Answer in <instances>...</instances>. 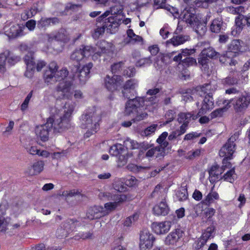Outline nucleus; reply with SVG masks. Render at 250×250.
<instances>
[{
	"label": "nucleus",
	"instance_id": "obj_1",
	"mask_svg": "<svg viewBox=\"0 0 250 250\" xmlns=\"http://www.w3.org/2000/svg\"><path fill=\"white\" fill-rule=\"evenodd\" d=\"M64 106L66 110L63 111L59 110L56 114L48 119L51 122L54 132L62 133L71 127V115L75 106L73 104H66Z\"/></svg>",
	"mask_w": 250,
	"mask_h": 250
},
{
	"label": "nucleus",
	"instance_id": "obj_2",
	"mask_svg": "<svg viewBox=\"0 0 250 250\" xmlns=\"http://www.w3.org/2000/svg\"><path fill=\"white\" fill-rule=\"evenodd\" d=\"M226 94H235L228 104H231L235 116L240 117L244 115L250 104V95L246 92L240 93L236 88H231L226 90Z\"/></svg>",
	"mask_w": 250,
	"mask_h": 250
},
{
	"label": "nucleus",
	"instance_id": "obj_3",
	"mask_svg": "<svg viewBox=\"0 0 250 250\" xmlns=\"http://www.w3.org/2000/svg\"><path fill=\"white\" fill-rule=\"evenodd\" d=\"M101 120V112L95 108L87 110L81 117V126L87 129L84 134L85 138H88L97 132L99 128V122Z\"/></svg>",
	"mask_w": 250,
	"mask_h": 250
},
{
	"label": "nucleus",
	"instance_id": "obj_4",
	"mask_svg": "<svg viewBox=\"0 0 250 250\" xmlns=\"http://www.w3.org/2000/svg\"><path fill=\"white\" fill-rule=\"evenodd\" d=\"M143 98L137 97L129 99L125 104V114L126 115H132L135 117L132 119L133 122L137 123L147 118L148 115L145 112H140L144 106Z\"/></svg>",
	"mask_w": 250,
	"mask_h": 250
},
{
	"label": "nucleus",
	"instance_id": "obj_5",
	"mask_svg": "<svg viewBox=\"0 0 250 250\" xmlns=\"http://www.w3.org/2000/svg\"><path fill=\"white\" fill-rule=\"evenodd\" d=\"M110 155L118 158V165L123 167L125 165L129 158L133 156L132 152H128L127 148L120 144H116L111 146L109 151Z\"/></svg>",
	"mask_w": 250,
	"mask_h": 250
},
{
	"label": "nucleus",
	"instance_id": "obj_6",
	"mask_svg": "<svg viewBox=\"0 0 250 250\" xmlns=\"http://www.w3.org/2000/svg\"><path fill=\"white\" fill-rule=\"evenodd\" d=\"M210 88V85L209 84H206L201 87V91L199 92V94L201 96H204L202 106L198 111L199 116L205 114L208 111L211 110L214 107V100L212 93L208 92Z\"/></svg>",
	"mask_w": 250,
	"mask_h": 250
},
{
	"label": "nucleus",
	"instance_id": "obj_7",
	"mask_svg": "<svg viewBox=\"0 0 250 250\" xmlns=\"http://www.w3.org/2000/svg\"><path fill=\"white\" fill-rule=\"evenodd\" d=\"M80 63L72 64L70 66V72L73 75L74 79H78L81 84H84L90 78V71L93 67L92 62H89L83 67L80 68Z\"/></svg>",
	"mask_w": 250,
	"mask_h": 250
},
{
	"label": "nucleus",
	"instance_id": "obj_8",
	"mask_svg": "<svg viewBox=\"0 0 250 250\" xmlns=\"http://www.w3.org/2000/svg\"><path fill=\"white\" fill-rule=\"evenodd\" d=\"M99 196L100 197H106L107 200H112L114 201L113 202H109L104 204V208L108 213V211H111L115 209L127 199L126 195L124 194L112 195L109 192L100 193Z\"/></svg>",
	"mask_w": 250,
	"mask_h": 250
},
{
	"label": "nucleus",
	"instance_id": "obj_9",
	"mask_svg": "<svg viewBox=\"0 0 250 250\" xmlns=\"http://www.w3.org/2000/svg\"><path fill=\"white\" fill-rule=\"evenodd\" d=\"M74 83L72 80H65L60 82L55 88V92L58 95V98L61 99H69L71 97L73 92L72 89Z\"/></svg>",
	"mask_w": 250,
	"mask_h": 250
},
{
	"label": "nucleus",
	"instance_id": "obj_10",
	"mask_svg": "<svg viewBox=\"0 0 250 250\" xmlns=\"http://www.w3.org/2000/svg\"><path fill=\"white\" fill-rule=\"evenodd\" d=\"M119 19H114L108 18L105 19L104 24L102 27H98L95 29L92 33V37L94 39H98L101 35L104 33L105 29L109 30L110 32L112 33L113 29H115L119 26Z\"/></svg>",
	"mask_w": 250,
	"mask_h": 250
},
{
	"label": "nucleus",
	"instance_id": "obj_11",
	"mask_svg": "<svg viewBox=\"0 0 250 250\" xmlns=\"http://www.w3.org/2000/svg\"><path fill=\"white\" fill-rule=\"evenodd\" d=\"M79 221L75 219H68L61 224L56 231V236L58 238H62L66 237L76 228Z\"/></svg>",
	"mask_w": 250,
	"mask_h": 250
},
{
	"label": "nucleus",
	"instance_id": "obj_12",
	"mask_svg": "<svg viewBox=\"0 0 250 250\" xmlns=\"http://www.w3.org/2000/svg\"><path fill=\"white\" fill-rule=\"evenodd\" d=\"M238 134L235 133L232 135L222 147L219 151L220 157L228 156V158H232V155L236 149L235 141L238 138Z\"/></svg>",
	"mask_w": 250,
	"mask_h": 250
},
{
	"label": "nucleus",
	"instance_id": "obj_13",
	"mask_svg": "<svg viewBox=\"0 0 250 250\" xmlns=\"http://www.w3.org/2000/svg\"><path fill=\"white\" fill-rule=\"evenodd\" d=\"M155 240L154 235L148 230L144 229L140 233V250H149L152 248Z\"/></svg>",
	"mask_w": 250,
	"mask_h": 250
},
{
	"label": "nucleus",
	"instance_id": "obj_14",
	"mask_svg": "<svg viewBox=\"0 0 250 250\" xmlns=\"http://www.w3.org/2000/svg\"><path fill=\"white\" fill-rule=\"evenodd\" d=\"M180 19L190 27H194L199 20L196 15L195 9L192 7L186 8L181 13Z\"/></svg>",
	"mask_w": 250,
	"mask_h": 250
},
{
	"label": "nucleus",
	"instance_id": "obj_15",
	"mask_svg": "<svg viewBox=\"0 0 250 250\" xmlns=\"http://www.w3.org/2000/svg\"><path fill=\"white\" fill-rule=\"evenodd\" d=\"M123 82V78L120 75H114L112 77H110L107 75L104 78V85L109 91L113 92L118 89Z\"/></svg>",
	"mask_w": 250,
	"mask_h": 250
},
{
	"label": "nucleus",
	"instance_id": "obj_16",
	"mask_svg": "<svg viewBox=\"0 0 250 250\" xmlns=\"http://www.w3.org/2000/svg\"><path fill=\"white\" fill-rule=\"evenodd\" d=\"M50 124V121L47 119L45 124L37 126L35 128L36 135L37 138L40 139L42 142H45L48 140L49 132L53 129Z\"/></svg>",
	"mask_w": 250,
	"mask_h": 250
},
{
	"label": "nucleus",
	"instance_id": "obj_17",
	"mask_svg": "<svg viewBox=\"0 0 250 250\" xmlns=\"http://www.w3.org/2000/svg\"><path fill=\"white\" fill-rule=\"evenodd\" d=\"M24 61L26 64V70L24 76L28 78H32L34 75L35 62L34 53L28 52L24 57Z\"/></svg>",
	"mask_w": 250,
	"mask_h": 250
},
{
	"label": "nucleus",
	"instance_id": "obj_18",
	"mask_svg": "<svg viewBox=\"0 0 250 250\" xmlns=\"http://www.w3.org/2000/svg\"><path fill=\"white\" fill-rule=\"evenodd\" d=\"M108 214L102 206H95L90 207L87 210L86 217L89 220L100 218Z\"/></svg>",
	"mask_w": 250,
	"mask_h": 250
},
{
	"label": "nucleus",
	"instance_id": "obj_19",
	"mask_svg": "<svg viewBox=\"0 0 250 250\" xmlns=\"http://www.w3.org/2000/svg\"><path fill=\"white\" fill-rule=\"evenodd\" d=\"M241 42L243 43L239 40H233L231 41L228 45V51L226 53L228 58L236 57L240 52H241L242 48Z\"/></svg>",
	"mask_w": 250,
	"mask_h": 250
},
{
	"label": "nucleus",
	"instance_id": "obj_20",
	"mask_svg": "<svg viewBox=\"0 0 250 250\" xmlns=\"http://www.w3.org/2000/svg\"><path fill=\"white\" fill-rule=\"evenodd\" d=\"M137 85V83L134 79H130L127 81L124 84L122 93L123 96L128 99L134 96L133 93Z\"/></svg>",
	"mask_w": 250,
	"mask_h": 250
},
{
	"label": "nucleus",
	"instance_id": "obj_21",
	"mask_svg": "<svg viewBox=\"0 0 250 250\" xmlns=\"http://www.w3.org/2000/svg\"><path fill=\"white\" fill-rule=\"evenodd\" d=\"M70 40L66 30L64 28H61L55 34H48L47 40L52 42L54 40L63 42H67Z\"/></svg>",
	"mask_w": 250,
	"mask_h": 250
},
{
	"label": "nucleus",
	"instance_id": "obj_22",
	"mask_svg": "<svg viewBox=\"0 0 250 250\" xmlns=\"http://www.w3.org/2000/svg\"><path fill=\"white\" fill-rule=\"evenodd\" d=\"M170 221H165L164 222H154L152 224L151 228L155 233L157 234H163L167 232L171 227Z\"/></svg>",
	"mask_w": 250,
	"mask_h": 250
},
{
	"label": "nucleus",
	"instance_id": "obj_23",
	"mask_svg": "<svg viewBox=\"0 0 250 250\" xmlns=\"http://www.w3.org/2000/svg\"><path fill=\"white\" fill-rule=\"evenodd\" d=\"M183 234V231L180 229H175L170 232L166 238L165 243L167 245H173L181 239Z\"/></svg>",
	"mask_w": 250,
	"mask_h": 250
},
{
	"label": "nucleus",
	"instance_id": "obj_24",
	"mask_svg": "<svg viewBox=\"0 0 250 250\" xmlns=\"http://www.w3.org/2000/svg\"><path fill=\"white\" fill-rule=\"evenodd\" d=\"M97 46L100 49L95 53V55L101 56L103 54H108L113 51V44L105 41H100L97 43Z\"/></svg>",
	"mask_w": 250,
	"mask_h": 250
},
{
	"label": "nucleus",
	"instance_id": "obj_25",
	"mask_svg": "<svg viewBox=\"0 0 250 250\" xmlns=\"http://www.w3.org/2000/svg\"><path fill=\"white\" fill-rule=\"evenodd\" d=\"M169 210V208L165 199L163 200L158 205L155 206L153 208L154 213L158 216H165L168 214Z\"/></svg>",
	"mask_w": 250,
	"mask_h": 250
},
{
	"label": "nucleus",
	"instance_id": "obj_26",
	"mask_svg": "<svg viewBox=\"0 0 250 250\" xmlns=\"http://www.w3.org/2000/svg\"><path fill=\"white\" fill-rule=\"evenodd\" d=\"M24 29V25L18 24L13 25L9 28L7 35L9 37L14 39L22 36L24 35L23 30Z\"/></svg>",
	"mask_w": 250,
	"mask_h": 250
},
{
	"label": "nucleus",
	"instance_id": "obj_27",
	"mask_svg": "<svg viewBox=\"0 0 250 250\" xmlns=\"http://www.w3.org/2000/svg\"><path fill=\"white\" fill-rule=\"evenodd\" d=\"M189 39L190 37L188 35H179L174 36L171 39L167 41V44L171 43L173 46H176L183 44Z\"/></svg>",
	"mask_w": 250,
	"mask_h": 250
},
{
	"label": "nucleus",
	"instance_id": "obj_28",
	"mask_svg": "<svg viewBox=\"0 0 250 250\" xmlns=\"http://www.w3.org/2000/svg\"><path fill=\"white\" fill-rule=\"evenodd\" d=\"M224 22L221 19L216 18L214 19L210 25L209 29L211 32L219 33L224 29Z\"/></svg>",
	"mask_w": 250,
	"mask_h": 250
},
{
	"label": "nucleus",
	"instance_id": "obj_29",
	"mask_svg": "<svg viewBox=\"0 0 250 250\" xmlns=\"http://www.w3.org/2000/svg\"><path fill=\"white\" fill-rule=\"evenodd\" d=\"M224 171L222 167L220 168L218 165L212 166L209 170L210 181L215 182L221 178L220 175Z\"/></svg>",
	"mask_w": 250,
	"mask_h": 250
},
{
	"label": "nucleus",
	"instance_id": "obj_30",
	"mask_svg": "<svg viewBox=\"0 0 250 250\" xmlns=\"http://www.w3.org/2000/svg\"><path fill=\"white\" fill-rule=\"evenodd\" d=\"M110 14H111V16L108 18H113L114 19H119L120 22H119V26L121 24L123 18L124 17L122 15L123 8L120 5H115L110 8Z\"/></svg>",
	"mask_w": 250,
	"mask_h": 250
},
{
	"label": "nucleus",
	"instance_id": "obj_31",
	"mask_svg": "<svg viewBox=\"0 0 250 250\" xmlns=\"http://www.w3.org/2000/svg\"><path fill=\"white\" fill-rule=\"evenodd\" d=\"M235 24L236 26V32H240L245 26H247V16L239 15L235 18Z\"/></svg>",
	"mask_w": 250,
	"mask_h": 250
},
{
	"label": "nucleus",
	"instance_id": "obj_32",
	"mask_svg": "<svg viewBox=\"0 0 250 250\" xmlns=\"http://www.w3.org/2000/svg\"><path fill=\"white\" fill-rule=\"evenodd\" d=\"M5 211L4 207L0 205V231H4L6 230L10 220L9 218H5L3 216Z\"/></svg>",
	"mask_w": 250,
	"mask_h": 250
},
{
	"label": "nucleus",
	"instance_id": "obj_33",
	"mask_svg": "<svg viewBox=\"0 0 250 250\" xmlns=\"http://www.w3.org/2000/svg\"><path fill=\"white\" fill-rule=\"evenodd\" d=\"M126 33L129 40L126 41L128 44H134L136 43L142 42H143V39L142 37L136 35L132 29H129L127 30ZM143 43H142L143 44Z\"/></svg>",
	"mask_w": 250,
	"mask_h": 250
},
{
	"label": "nucleus",
	"instance_id": "obj_34",
	"mask_svg": "<svg viewBox=\"0 0 250 250\" xmlns=\"http://www.w3.org/2000/svg\"><path fill=\"white\" fill-rule=\"evenodd\" d=\"M194 27H191L200 36H203L206 33L207 28L206 26L207 22H202L200 20L198 21Z\"/></svg>",
	"mask_w": 250,
	"mask_h": 250
},
{
	"label": "nucleus",
	"instance_id": "obj_35",
	"mask_svg": "<svg viewBox=\"0 0 250 250\" xmlns=\"http://www.w3.org/2000/svg\"><path fill=\"white\" fill-rule=\"evenodd\" d=\"M201 54L203 56H206L212 59H216L220 56V53L216 52L212 47L205 48L201 52Z\"/></svg>",
	"mask_w": 250,
	"mask_h": 250
},
{
	"label": "nucleus",
	"instance_id": "obj_36",
	"mask_svg": "<svg viewBox=\"0 0 250 250\" xmlns=\"http://www.w3.org/2000/svg\"><path fill=\"white\" fill-rule=\"evenodd\" d=\"M68 75V71L66 68H62L60 70H57L54 72V80L55 83L63 80Z\"/></svg>",
	"mask_w": 250,
	"mask_h": 250
},
{
	"label": "nucleus",
	"instance_id": "obj_37",
	"mask_svg": "<svg viewBox=\"0 0 250 250\" xmlns=\"http://www.w3.org/2000/svg\"><path fill=\"white\" fill-rule=\"evenodd\" d=\"M54 75V72L53 71L49 69L45 70L43 75L44 82L48 85L53 84L55 83Z\"/></svg>",
	"mask_w": 250,
	"mask_h": 250
},
{
	"label": "nucleus",
	"instance_id": "obj_38",
	"mask_svg": "<svg viewBox=\"0 0 250 250\" xmlns=\"http://www.w3.org/2000/svg\"><path fill=\"white\" fill-rule=\"evenodd\" d=\"M9 55V51L5 50L0 54V72H4L6 71V61Z\"/></svg>",
	"mask_w": 250,
	"mask_h": 250
},
{
	"label": "nucleus",
	"instance_id": "obj_39",
	"mask_svg": "<svg viewBox=\"0 0 250 250\" xmlns=\"http://www.w3.org/2000/svg\"><path fill=\"white\" fill-rule=\"evenodd\" d=\"M44 163L43 161H38L34 163L32 166V169L30 172L32 175H37L39 174L43 168Z\"/></svg>",
	"mask_w": 250,
	"mask_h": 250
},
{
	"label": "nucleus",
	"instance_id": "obj_40",
	"mask_svg": "<svg viewBox=\"0 0 250 250\" xmlns=\"http://www.w3.org/2000/svg\"><path fill=\"white\" fill-rule=\"evenodd\" d=\"M144 102V106H146V109H148L147 107L149 106L154 105L157 104L159 100L157 96H153L147 98L142 97Z\"/></svg>",
	"mask_w": 250,
	"mask_h": 250
},
{
	"label": "nucleus",
	"instance_id": "obj_41",
	"mask_svg": "<svg viewBox=\"0 0 250 250\" xmlns=\"http://www.w3.org/2000/svg\"><path fill=\"white\" fill-rule=\"evenodd\" d=\"M219 199V195L215 191H211L209 192L206 197L205 199L202 201L203 204L206 205H209L213 203L214 200Z\"/></svg>",
	"mask_w": 250,
	"mask_h": 250
},
{
	"label": "nucleus",
	"instance_id": "obj_42",
	"mask_svg": "<svg viewBox=\"0 0 250 250\" xmlns=\"http://www.w3.org/2000/svg\"><path fill=\"white\" fill-rule=\"evenodd\" d=\"M83 55L80 48L76 49L71 55L70 59L73 61H76V64L80 63V61L83 58Z\"/></svg>",
	"mask_w": 250,
	"mask_h": 250
},
{
	"label": "nucleus",
	"instance_id": "obj_43",
	"mask_svg": "<svg viewBox=\"0 0 250 250\" xmlns=\"http://www.w3.org/2000/svg\"><path fill=\"white\" fill-rule=\"evenodd\" d=\"M80 48L83 57H88L96 52V48L90 45H82Z\"/></svg>",
	"mask_w": 250,
	"mask_h": 250
},
{
	"label": "nucleus",
	"instance_id": "obj_44",
	"mask_svg": "<svg viewBox=\"0 0 250 250\" xmlns=\"http://www.w3.org/2000/svg\"><path fill=\"white\" fill-rule=\"evenodd\" d=\"M215 230V226L212 225L208 227L206 231L203 233L201 238L207 242L208 240L212 236V234Z\"/></svg>",
	"mask_w": 250,
	"mask_h": 250
},
{
	"label": "nucleus",
	"instance_id": "obj_45",
	"mask_svg": "<svg viewBox=\"0 0 250 250\" xmlns=\"http://www.w3.org/2000/svg\"><path fill=\"white\" fill-rule=\"evenodd\" d=\"M235 175L234 169L232 168L224 175L223 178L225 180L232 183L234 180Z\"/></svg>",
	"mask_w": 250,
	"mask_h": 250
},
{
	"label": "nucleus",
	"instance_id": "obj_46",
	"mask_svg": "<svg viewBox=\"0 0 250 250\" xmlns=\"http://www.w3.org/2000/svg\"><path fill=\"white\" fill-rule=\"evenodd\" d=\"M196 60L192 57H187L182 60V65L184 66H189L196 65Z\"/></svg>",
	"mask_w": 250,
	"mask_h": 250
},
{
	"label": "nucleus",
	"instance_id": "obj_47",
	"mask_svg": "<svg viewBox=\"0 0 250 250\" xmlns=\"http://www.w3.org/2000/svg\"><path fill=\"white\" fill-rule=\"evenodd\" d=\"M8 63L10 65H13L21 60V58L19 56L13 55L9 51V55L7 59Z\"/></svg>",
	"mask_w": 250,
	"mask_h": 250
},
{
	"label": "nucleus",
	"instance_id": "obj_48",
	"mask_svg": "<svg viewBox=\"0 0 250 250\" xmlns=\"http://www.w3.org/2000/svg\"><path fill=\"white\" fill-rule=\"evenodd\" d=\"M39 12V10H38L37 6L36 5H33L29 11H25V15L23 17V18L27 19L32 17Z\"/></svg>",
	"mask_w": 250,
	"mask_h": 250
},
{
	"label": "nucleus",
	"instance_id": "obj_49",
	"mask_svg": "<svg viewBox=\"0 0 250 250\" xmlns=\"http://www.w3.org/2000/svg\"><path fill=\"white\" fill-rule=\"evenodd\" d=\"M50 25V23L49 18H42L37 23V27L40 29L45 28Z\"/></svg>",
	"mask_w": 250,
	"mask_h": 250
},
{
	"label": "nucleus",
	"instance_id": "obj_50",
	"mask_svg": "<svg viewBox=\"0 0 250 250\" xmlns=\"http://www.w3.org/2000/svg\"><path fill=\"white\" fill-rule=\"evenodd\" d=\"M152 62L151 57H148L140 59L136 62V65L138 67H141L146 64H151Z\"/></svg>",
	"mask_w": 250,
	"mask_h": 250
},
{
	"label": "nucleus",
	"instance_id": "obj_51",
	"mask_svg": "<svg viewBox=\"0 0 250 250\" xmlns=\"http://www.w3.org/2000/svg\"><path fill=\"white\" fill-rule=\"evenodd\" d=\"M200 150L199 149H196L195 151H190L185 155V158L189 160H192L198 157L200 154Z\"/></svg>",
	"mask_w": 250,
	"mask_h": 250
},
{
	"label": "nucleus",
	"instance_id": "obj_52",
	"mask_svg": "<svg viewBox=\"0 0 250 250\" xmlns=\"http://www.w3.org/2000/svg\"><path fill=\"white\" fill-rule=\"evenodd\" d=\"M157 127V124H153L150 125L144 130L143 132L144 135L146 136H147L154 133Z\"/></svg>",
	"mask_w": 250,
	"mask_h": 250
},
{
	"label": "nucleus",
	"instance_id": "obj_53",
	"mask_svg": "<svg viewBox=\"0 0 250 250\" xmlns=\"http://www.w3.org/2000/svg\"><path fill=\"white\" fill-rule=\"evenodd\" d=\"M138 218V215L137 214H133L132 216L127 217L124 223V226L126 227L130 226L133 222L137 220Z\"/></svg>",
	"mask_w": 250,
	"mask_h": 250
},
{
	"label": "nucleus",
	"instance_id": "obj_54",
	"mask_svg": "<svg viewBox=\"0 0 250 250\" xmlns=\"http://www.w3.org/2000/svg\"><path fill=\"white\" fill-rule=\"evenodd\" d=\"M153 7L155 9L167 8L166 3L167 0H154Z\"/></svg>",
	"mask_w": 250,
	"mask_h": 250
},
{
	"label": "nucleus",
	"instance_id": "obj_55",
	"mask_svg": "<svg viewBox=\"0 0 250 250\" xmlns=\"http://www.w3.org/2000/svg\"><path fill=\"white\" fill-rule=\"evenodd\" d=\"M33 91H31L26 96L24 102L21 104V109L22 111L25 110L28 107L29 102L32 96Z\"/></svg>",
	"mask_w": 250,
	"mask_h": 250
},
{
	"label": "nucleus",
	"instance_id": "obj_56",
	"mask_svg": "<svg viewBox=\"0 0 250 250\" xmlns=\"http://www.w3.org/2000/svg\"><path fill=\"white\" fill-rule=\"evenodd\" d=\"M226 110L225 108H218L213 112H212L210 114V117L211 119H214L216 117H221L223 115V112L224 111Z\"/></svg>",
	"mask_w": 250,
	"mask_h": 250
},
{
	"label": "nucleus",
	"instance_id": "obj_57",
	"mask_svg": "<svg viewBox=\"0 0 250 250\" xmlns=\"http://www.w3.org/2000/svg\"><path fill=\"white\" fill-rule=\"evenodd\" d=\"M177 197L180 201L185 200L187 199L188 194L187 190L184 188H182L177 193Z\"/></svg>",
	"mask_w": 250,
	"mask_h": 250
},
{
	"label": "nucleus",
	"instance_id": "obj_58",
	"mask_svg": "<svg viewBox=\"0 0 250 250\" xmlns=\"http://www.w3.org/2000/svg\"><path fill=\"white\" fill-rule=\"evenodd\" d=\"M155 152H157L156 155V158H163L166 155L165 150L159 145L158 146L153 147Z\"/></svg>",
	"mask_w": 250,
	"mask_h": 250
},
{
	"label": "nucleus",
	"instance_id": "obj_59",
	"mask_svg": "<svg viewBox=\"0 0 250 250\" xmlns=\"http://www.w3.org/2000/svg\"><path fill=\"white\" fill-rule=\"evenodd\" d=\"M124 64L123 62H119L115 63L111 66V71L113 74L118 73L121 70L122 67Z\"/></svg>",
	"mask_w": 250,
	"mask_h": 250
},
{
	"label": "nucleus",
	"instance_id": "obj_60",
	"mask_svg": "<svg viewBox=\"0 0 250 250\" xmlns=\"http://www.w3.org/2000/svg\"><path fill=\"white\" fill-rule=\"evenodd\" d=\"M127 168L129 170L134 173H138L142 169H144L143 167L138 166L133 164H129L127 166Z\"/></svg>",
	"mask_w": 250,
	"mask_h": 250
},
{
	"label": "nucleus",
	"instance_id": "obj_61",
	"mask_svg": "<svg viewBox=\"0 0 250 250\" xmlns=\"http://www.w3.org/2000/svg\"><path fill=\"white\" fill-rule=\"evenodd\" d=\"M209 61L208 59L206 56H203L201 53V56L198 58V63L202 65V67L206 68L208 66V63Z\"/></svg>",
	"mask_w": 250,
	"mask_h": 250
},
{
	"label": "nucleus",
	"instance_id": "obj_62",
	"mask_svg": "<svg viewBox=\"0 0 250 250\" xmlns=\"http://www.w3.org/2000/svg\"><path fill=\"white\" fill-rule=\"evenodd\" d=\"M237 82V80L236 78L230 76H228L222 80L223 83L227 85H233L236 83Z\"/></svg>",
	"mask_w": 250,
	"mask_h": 250
},
{
	"label": "nucleus",
	"instance_id": "obj_63",
	"mask_svg": "<svg viewBox=\"0 0 250 250\" xmlns=\"http://www.w3.org/2000/svg\"><path fill=\"white\" fill-rule=\"evenodd\" d=\"M176 112L173 110H169L166 114V117L167 119L166 121L167 124H168L172 121L175 117Z\"/></svg>",
	"mask_w": 250,
	"mask_h": 250
},
{
	"label": "nucleus",
	"instance_id": "obj_64",
	"mask_svg": "<svg viewBox=\"0 0 250 250\" xmlns=\"http://www.w3.org/2000/svg\"><path fill=\"white\" fill-rule=\"evenodd\" d=\"M135 74V69L133 67H129L124 70L123 74L128 77H133Z\"/></svg>",
	"mask_w": 250,
	"mask_h": 250
}]
</instances>
